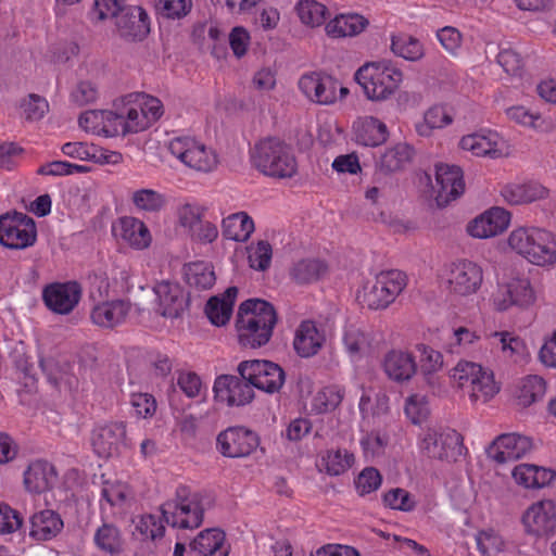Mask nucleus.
Instances as JSON below:
<instances>
[{
	"instance_id": "1a4fd4ad",
	"label": "nucleus",
	"mask_w": 556,
	"mask_h": 556,
	"mask_svg": "<svg viewBox=\"0 0 556 556\" xmlns=\"http://www.w3.org/2000/svg\"><path fill=\"white\" fill-rule=\"evenodd\" d=\"M419 447L429 458L456 462L464 451L463 437L453 429L438 432L429 429L420 438Z\"/></svg>"
},
{
	"instance_id": "6e6552de",
	"label": "nucleus",
	"mask_w": 556,
	"mask_h": 556,
	"mask_svg": "<svg viewBox=\"0 0 556 556\" xmlns=\"http://www.w3.org/2000/svg\"><path fill=\"white\" fill-rule=\"evenodd\" d=\"M37 228L35 220L20 212L0 216V244L12 250H24L35 244Z\"/></svg>"
},
{
	"instance_id": "bb28decb",
	"label": "nucleus",
	"mask_w": 556,
	"mask_h": 556,
	"mask_svg": "<svg viewBox=\"0 0 556 556\" xmlns=\"http://www.w3.org/2000/svg\"><path fill=\"white\" fill-rule=\"evenodd\" d=\"M326 341L325 332L313 320H303L294 336L293 346L301 357L316 355Z\"/></svg>"
},
{
	"instance_id": "6ab92c4d",
	"label": "nucleus",
	"mask_w": 556,
	"mask_h": 556,
	"mask_svg": "<svg viewBox=\"0 0 556 556\" xmlns=\"http://www.w3.org/2000/svg\"><path fill=\"white\" fill-rule=\"evenodd\" d=\"M213 391L215 399L228 406H242L254 397L253 389L249 381L242 377L222 375L215 379Z\"/></svg>"
},
{
	"instance_id": "f3484780",
	"label": "nucleus",
	"mask_w": 556,
	"mask_h": 556,
	"mask_svg": "<svg viewBox=\"0 0 556 556\" xmlns=\"http://www.w3.org/2000/svg\"><path fill=\"white\" fill-rule=\"evenodd\" d=\"M435 202L439 207L448 205L465 191L463 172L459 166L438 164L435 166Z\"/></svg>"
},
{
	"instance_id": "7ed1b4c3",
	"label": "nucleus",
	"mask_w": 556,
	"mask_h": 556,
	"mask_svg": "<svg viewBox=\"0 0 556 556\" xmlns=\"http://www.w3.org/2000/svg\"><path fill=\"white\" fill-rule=\"evenodd\" d=\"M251 162L258 172L273 178H291L298 172L292 148L276 137L257 141L251 151Z\"/></svg>"
},
{
	"instance_id": "6e6d98bb",
	"label": "nucleus",
	"mask_w": 556,
	"mask_h": 556,
	"mask_svg": "<svg viewBox=\"0 0 556 556\" xmlns=\"http://www.w3.org/2000/svg\"><path fill=\"white\" fill-rule=\"evenodd\" d=\"M91 17L96 21L117 17L119 14L128 15L125 0H94Z\"/></svg>"
},
{
	"instance_id": "de8ad7c7",
	"label": "nucleus",
	"mask_w": 556,
	"mask_h": 556,
	"mask_svg": "<svg viewBox=\"0 0 556 556\" xmlns=\"http://www.w3.org/2000/svg\"><path fill=\"white\" fill-rule=\"evenodd\" d=\"M452 121L453 118L445 108L435 105L425 113L422 122L416 124V131L422 137H428L433 129L450 125Z\"/></svg>"
},
{
	"instance_id": "4468645a",
	"label": "nucleus",
	"mask_w": 556,
	"mask_h": 556,
	"mask_svg": "<svg viewBox=\"0 0 556 556\" xmlns=\"http://www.w3.org/2000/svg\"><path fill=\"white\" fill-rule=\"evenodd\" d=\"M91 445L99 457L119 455L127 446L126 425L123 421L97 425L91 432Z\"/></svg>"
},
{
	"instance_id": "052dcab7",
	"label": "nucleus",
	"mask_w": 556,
	"mask_h": 556,
	"mask_svg": "<svg viewBox=\"0 0 556 556\" xmlns=\"http://www.w3.org/2000/svg\"><path fill=\"white\" fill-rule=\"evenodd\" d=\"M192 8L191 0H157L156 12L170 20H179L186 16Z\"/></svg>"
},
{
	"instance_id": "412c9836",
	"label": "nucleus",
	"mask_w": 556,
	"mask_h": 556,
	"mask_svg": "<svg viewBox=\"0 0 556 556\" xmlns=\"http://www.w3.org/2000/svg\"><path fill=\"white\" fill-rule=\"evenodd\" d=\"M156 313L167 318H177L187 308L188 302L182 288L170 281H161L153 287Z\"/></svg>"
},
{
	"instance_id": "f03ea898",
	"label": "nucleus",
	"mask_w": 556,
	"mask_h": 556,
	"mask_svg": "<svg viewBox=\"0 0 556 556\" xmlns=\"http://www.w3.org/2000/svg\"><path fill=\"white\" fill-rule=\"evenodd\" d=\"M507 247L534 266L556 264V235L546 228L519 226L508 235Z\"/></svg>"
},
{
	"instance_id": "c756f323",
	"label": "nucleus",
	"mask_w": 556,
	"mask_h": 556,
	"mask_svg": "<svg viewBox=\"0 0 556 556\" xmlns=\"http://www.w3.org/2000/svg\"><path fill=\"white\" fill-rule=\"evenodd\" d=\"M368 26V20L357 13L339 14L330 20L326 26V34L330 38L353 37L361 34Z\"/></svg>"
},
{
	"instance_id": "c9c22d12",
	"label": "nucleus",
	"mask_w": 556,
	"mask_h": 556,
	"mask_svg": "<svg viewBox=\"0 0 556 556\" xmlns=\"http://www.w3.org/2000/svg\"><path fill=\"white\" fill-rule=\"evenodd\" d=\"M222 230L226 239L244 242L254 231V222L245 212L233 213L223 219Z\"/></svg>"
},
{
	"instance_id": "b1692460",
	"label": "nucleus",
	"mask_w": 556,
	"mask_h": 556,
	"mask_svg": "<svg viewBox=\"0 0 556 556\" xmlns=\"http://www.w3.org/2000/svg\"><path fill=\"white\" fill-rule=\"evenodd\" d=\"M500 195L510 205L528 204L547 198L548 189L538 181L507 182L501 186Z\"/></svg>"
},
{
	"instance_id": "3c124183",
	"label": "nucleus",
	"mask_w": 556,
	"mask_h": 556,
	"mask_svg": "<svg viewBox=\"0 0 556 556\" xmlns=\"http://www.w3.org/2000/svg\"><path fill=\"white\" fill-rule=\"evenodd\" d=\"M382 502L391 509L405 513L413 511L417 505L415 496L402 488H394L386 492Z\"/></svg>"
},
{
	"instance_id": "aec40b11",
	"label": "nucleus",
	"mask_w": 556,
	"mask_h": 556,
	"mask_svg": "<svg viewBox=\"0 0 556 556\" xmlns=\"http://www.w3.org/2000/svg\"><path fill=\"white\" fill-rule=\"evenodd\" d=\"M532 448L531 439L519 433L498 435L489 446V456L504 464L526 456Z\"/></svg>"
},
{
	"instance_id": "49530a36",
	"label": "nucleus",
	"mask_w": 556,
	"mask_h": 556,
	"mask_svg": "<svg viewBox=\"0 0 556 556\" xmlns=\"http://www.w3.org/2000/svg\"><path fill=\"white\" fill-rule=\"evenodd\" d=\"M420 354L421 372L429 384H434V374L443 367V355L441 352L424 343L416 345Z\"/></svg>"
},
{
	"instance_id": "a878e982",
	"label": "nucleus",
	"mask_w": 556,
	"mask_h": 556,
	"mask_svg": "<svg viewBox=\"0 0 556 556\" xmlns=\"http://www.w3.org/2000/svg\"><path fill=\"white\" fill-rule=\"evenodd\" d=\"M56 480L52 464L43 459L31 462L24 471L23 483L29 493L40 494L51 489Z\"/></svg>"
},
{
	"instance_id": "ea45409f",
	"label": "nucleus",
	"mask_w": 556,
	"mask_h": 556,
	"mask_svg": "<svg viewBox=\"0 0 556 556\" xmlns=\"http://www.w3.org/2000/svg\"><path fill=\"white\" fill-rule=\"evenodd\" d=\"M327 270L324 262L316 258H304L296 262L290 269V277L299 285L317 281Z\"/></svg>"
},
{
	"instance_id": "5fc2aeb1",
	"label": "nucleus",
	"mask_w": 556,
	"mask_h": 556,
	"mask_svg": "<svg viewBox=\"0 0 556 556\" xmlns=\"http://www.w3.org/2000/svg\"><path fill=\"white\" fill-rule=\"evenodd\" d=\"M134 205L139 211L159 212L165 205L164 195L153 189H140L132 193Z\"/></svg>"
},
{
	"instance_id": "20e7f679",
	"label": "nucleus",
	"mask_w": 556,
	"mask_h": 556,
	"mask_svg": "<svg viewBox=\"0 0 556 556\" xmlns=\"http://www.w3.org/2000/svg\"><path fill=\"white\" fill-rule=\"evenodd\" d=\"M355 80L363 88L367 99L386 101L399 89L403 73L390 62H371L356 71Z\"/></svg>"
},
{
	"instance_id": "0e129e2a",
	"label": "nucleus",
	"mask_w": 556,
	"mask_h": 556,
	"mask_svg": "<svg viewBox=\"0 0 556 556\" xmlns=\"http://www.w3.org/2000/svg\"><path fill=\"white\" fill-rule=\"evenodd\" d=\"M405 414L413 424L422 422L429 414V406L426 396L420 394L409 396L406 400Z\"/></svg>"
},
{
	"instance_id": "ddd939ff",
	"label": "nucleus",
	"mask_w": 556,
	"mask_h": 556,
	"mask_svg": "<svg viewBox=\"0 0 556 556\" xmlns=\"http://www.w3.org/2000/svg\"><path fill=\"white\" fill-rule=\"evenodd\" d=\"M260 445L258 435L244 427H229L216 439L218 452L229 458L247 457Z\"/></svg>"
},
{
	"instance_id": "f257e3e1",
	"label": "nucleus",
	"mask_w": 556,
	"mask_h": 556,
	"mask_svg": "<svg viewBox=\"0 0 556 556\" xmlns=\"http://www.w3.org/2000/svg\"><path fill=\"white\" fill-rule=\"evenodd\" d=\"M276 323V311L270 303L260 299L242 302L236 320L240 344L252 349L265 345L273 336Z\"/></svg>"
},
{
	"instance_id": "c85d7f7f",
	"label": "nucleus",
	"mask_w": 556,
	"mask_h": 556,
	"mask_svg": "<svg viewBox=\"0 0 556 556\" xmlns=\"http://www.w3.org/2000/svg\"><path fill=\"white\" fill-rule=\"evenodd\" d=\"M515 482L525 489H542L553 482L556 472L553 469L533 464H519L511 471Z\"/></svg>"
},
{
	"instance_id": "2f4dec72",
	"label": "nucleus",
	"mask_w": 556,
	"mask_h": 556,
	"mask_svg": "<svg viewBox=\"0 0 556 556\" xmlns=\"http://www.w3.org/2000/svg\"><path fill=\"white\" fill-rule=\"evenodd\" d=\"M237 294L238 289L229 287L222 298L213 296L207 301L205 314L213 325L220 327L229 321Z\"/></svg>"
},
{
	"instance_id": "423d86ee",
	"label": "nucleus",
	"mask_w": 556,
	"mask_h": 556,
	"mask_svg": "<svg viewBox=\"0 0 556 556\" xmlns=\"http://www.w3.org/2000/svg\"><path fill=\"white\" fill-rule=\"evenodd\" d=\"M164 521L178 529H195L203 522L204 507L199 493H191L189 488L179 485L176 498L161 506Z\"/></svg>"
},
{
	"instance_id": "dca6fc26",
	"label": "nucleus",
	"mask_w": 556,
	"mask_h": 556,
	"mask_svg": "<svg viewBox=\"0 0 556 556\" xmlns=\"http://www.w3.org/2000/svg\"><path fill=\"white\" fill-rule=\"evenodd\" d=\"M451 379L464 390L472 404L486 402L485 372L480 364L460 361L452 370Z\"/></svg>"
},
{
	"instance_id": "bf43d9fd",
	"label": "nucleus",
	"mask_w": 556,
	"mask_h": 556,
	"mask_svg": "<svg viewBox=\"0 0 556 556\" xmlns=\"http://www.w3.org/2000/svg\"><path fill=\"white\" fill-rule=\"evenodd\" d=\"M382 483V476L375 467L364 468L355 479V488L361 496L377 491Z\"/></svg>"
},
{
	"instance_id": "58836bf2",
	"label": "nucleus",
	"mask_w": 556,
	"mask_h": 556,
	"mask_svg": "<svg viewBox=\"0 0 556 556\" xmlns=\"http://www.w3.org/2000/svg\"><path fill=\"white\" fill-rule=\"evenodd\" d=\"M79 126L86 131L112 137L108 131L111 126L114 127L113 111L110 110H91L80 114L78 118Z\"/></svg>"
},
{
	"instance_id": "4d7b16f0",
	"label": "nucleus",
	"mask_w": 556,
	"mask_h": 556,
	"mask_svg": "<svg viewBox=\"0 0 556 556\" xmlns=\"http://www.w3.org/2000/svg\"><path fill=\"white\" fill-rule=\"evenodd\" d=\"M344 389L332 384L321 389L314 397L315 408L323 413L334 409L343 400Z\"/></svg>"
},
{
	"instance_id": "680f3d73",
	"label": "nucleus",
	"mask_w": 556,
	"mask_h": 556,
	"mask_svg": "<svg viewBox=\"0 0 556 556\" xmlns=\"http://www.w3.org/2000/svg\"><path fill=\"white\" fill-rule=\"evenodd\" d=\"M377 278L386 287L393 301L403 291L407 282L406 275L397 269L381 271L377 275Z\"/></svg>"
},
{
	"instance_id": "f8f14e48",
	"label": "nucleus",
	"mask_w": 556,
	"mask_h": 556,
	"mask_svg": "<svg viewBox=\"0 0 556 556\" xmlns=\"http://www.w3.org/2000/svg\"><path fill=\"white\" fill-rule=\"evenodd\" d=\"M113 122L114 127L111 126L108 132L114 137L136 134L149 127L148 117L131 93L114 103Z\"/></svg>"
},
{
	"instance_id": "a19ab883",
	"label": "nucleus",
	"mask_w": 556,
	"mask_h": 556,
	"mask_svg": "<svg viewBox=\"0 0 556 556\" xmlns=\"http://www.w3.org/2000/svg\"><path fill=\"white\" fill-rule=\"evenodd\" d=\"M225 541V534L218 529H206L201 531L190 544V552L193 556H211L220 549Z\"/></svg>"
},
{
	"instance_id": "774afa93",
	"label": "nucleus",
	"mask_w": 556,
	"mask_h": 556,
	"mask_svg": "<svg viewBox=\"0 0 556 556\" xmlns=\"http://www.w3.org/2000/svg\"><path fill=\"white\" fill-rule=\"evenodd\" d=\"M538 357L543 366L556 369V328L544 336Z\"/></svg>"
},
{
	"instance_id": "c03bdc74",
	"label": "nucleus",
	"mask_w": 556,
	"mask_h": 556,
	"mask_svg": "<svg viewBox=\"0 0 556 556\" xmlns=\"http://www.w3.org/2000/svg\"><path fill=\"white\" fill-rule=\"evenodd\" d=\"M391 50L397 56L408 61H418L425 54L422 43L418 39L406 34L392 36Z\"/></svg>"
},
{
	"instance_id": "4c0bfd02",
	"label": "nucleus",
	"mask_w": 556,
	"mask_h": 556,
	"mask_svg": "<svg viewBox=\"0 0 556 556\" xmlns=\"http://www.w3.org/2000/svg\"><path fill=\"white\" fill-rule=\"evenodd\" d=\"M355 463L353 453L345 448L327 450L320 456L319 466L329 476L337 477L346 472Z\"/></svg>"
},
{
	"instance_id": "f704fd0d",
	"label": "nucleus",
	"mask_w": 556,
	"mask_h": 556,
	"mask_svg": "<svg viewBox=\"0 0 556 556\" xmlns=\"http://www.w3.org/2000/svg\"><path fill=\"white\" fill-rule=\"evenodd\" d=\"M185 280L193 292L211 289L216 280L214 269L206 262H193L185 266Z\"/></svg>"
},
{
	"instance_id": "8fccbe9b",
	"label": "nucleus",
	"mask_w": 556,
	"mask_h": 556,
	"mask_svg": "<svg viewBox=\"0 0 556 556\" xmlns=\"http://www.w3.org/2000/svg\"><path fill=\"white\" fill-rule=\"evenodd\" d=\"M301 22L311 27H318L325 23L327 8L315 0H300L296 5Z\"/></svg>"
},
{
	"instance_id": "e2e57ef3",
	"label": "nucleus",
	"mask_w": 556,
	"mask_h": 556,
	"mask_svg": "<svg viewBox=\"0 0 556 556\" xmlns=\"http://www.w3.org/2000/svg\"><path fill=\"white\" fill-rule=\"evenodd\" d=\"M88 169L89 168L84 165H78L66 161H53L41 165L37 173L48 176H68L75 173H86Z\"/></svg>"
},
{
	"instance_id": "a18cd8bd",
	"label": "nucleus",
	"mask_w": 556,
	"mask_h": 556,
	"mask_svg": "<svg viewBox=\"0 0 556 556\" xmlns=\"http://www.w3.org/2000/svg\"><path fill=\"white\" fill-rule=\"evenodd\" d=\"M505 113L510 122H514L521 127L538 131L547 130V128L544 127V121L542 119L541 114L538 112H532L525 105H511L506 109Z\"/></svg>"
},
{
	"instance_id": "864d4df0",
	"label": "nucleus",
	"mask_w": 556,
	"mask_h": 556,
	"mask_svg": "<svg viewBox=\"0 0 556 556\" xmlns=\"http://www.w3.org/2000/svg\"><path fill=\"white\" fill-rule=\"evenodd\" d=\"M273 249L269 242L260 240L248 247V260L250 267L260 271L266 270L270 266Z\"/></svg>"
},
{
	"instance_id": "13d9d810",
	"label": "nucleus",
	"mask_w": 556,
	"mask_h": 556,
	"mask_svg": "<svg viewBox=\"0 0 556 556\" xmlns=\"http://www.w3.org/2000/svg\"><path fill=\"white\" fill-rule=\"evenodd\" d=\"M343 343L351 355L364 352L370 345L369 334L359 327L350 325L343 336Z\"/></svg>"
},
{
	"instance_id": "393cba45",
	"label": "nucleus",
	"mask_w": 556,
	"mask_h": 556,
	"mask_svg": "<svg viewBox=\"0 0 556 556\" xmlns=\"http://www.w3.org/2000/svg\"><path fill=\"white\" fill-rule=\"evenodd\" d=\"M130 308V303L125 300L103 301L93 306L90 318L94 325L112 329L126 321Z\"/></svg>"
},
{
	"instance_id": "5701e85b",
	"label": "nucleus",
	"mask_w": 556,
	"mask_h": 556,
	"mask_svg": "<svg viewBox=\"0 0 556 556\" xmlns=\"http://www.w3.org/2000/svg\"><path fill=\"white\" fill-rule=\"evenodd\" d=\"M382 368L390 380L404 383L416 375L417 363L412 353L394 349L384 355Z\"/></svg>"
},
{
	"instance_id": "9b49d317",
	"label": "nucleus",
	"mask_w": 556,
	"mask_h": 556,
	"mask_svg": "<svg viewBox=\"0 0 556 556\" xmlns=\"http://www.w3.org/2000/svg\"><path fill=\"white\" fill-rule=\"evenodd\" d=\"M444 279L451 293L467 296L480 289L483 268L475 262L457 260L445 266Z\"/></svg>"
},
{
	"instance_id": "9d476101",
	"label": "nucleus",
	"mask_w": 556,
	"mask_h": 556,
	"mask_svg": "<svg viewBox=\"0 0 556 556\" xmlns=\"http://www.w3.org/2000/svg\"><path fill=\"white\" fill-rule=\"evenodd\" d=\"M240 377L249 381L251 387L266 393L278 392L285 383V371L270 361H244L238 366Z\"/></svg>"
},
{
	"instance_id": "e433bc0d",
	"label": "nucleus",
	"mask_w": 556,
	"mask_h": 556,
	"mask_svg": "<svg viewBox=\"0 0 556 556\" xmlns=\"http://www.w3.org/2000/svg\"><path fill=\"white\" fill-rule=\"evenodd\" d=\"M412 157L413 149L406 143H397L381 154L377 162V168L386 174L395 173L405 168Z\"/></svg>"
},
{
	"instance_id": "473e14b6",
	"label": "nucleus",
	"mask_w": 556,
	"mask_h": 556,
	"mask_svg": "<svg viewBox=\"0 0 556 556\" xmlns=\"http://www.w3.org/2000/svg\"><path fill=\"white\" fill-rule=\"evenodd\" d=\"M119 236L130 247L143 250L151 243L149 228L138 218L125 216L119 219Z\"/></svg>"
},
{
	"instance_id": "72a5a7b5",
	"label": "nucleus",
	"mask_w": 556,
	"mask_h": 556,
	"mask_svg": "<svg viewBox=\"0 0 556 556\" xmlns=\"http://www.w3.org/2000/svg\"><path fill=\"white\" fill-rule=\"evenodd\" d=\"M546 393V382L538 375H528L521 378L517 384V404L523 408L541 401Z\"/></svg>"
},
{
	"instance_id": "0eeeda50",
	"label": "nucleus",
	"mask_w": 556,
	"mask_h": 556,
	"mask_svg": "<svg viewBox=\"0 0 556 556\" xmlns=\"http://www.w3.org/2000/svg\"><path fill=\"white\" fill-rule=\"evenodd\" d=\"M168 150L184 165L197 172H212L218 163L217 154L212 148L190 136L173 138L168 142Z\"/></svg>"
},
{
	"instance_id": "39448f33",
	"label": "nucleus",
	"mask_w": 556,
	"mask_h": 556,
	"mask_svg": "<svg viewBox=\"0 0 556 556\" xmlns=\"http://www.w3.org/2000/svg\"><path fill=\"white\" fill-rule=\"evenodd\" d=\"M497 290L493 295V304L498 311H506L511 306L529 308L536 302V292L530 280L520 277L509 267L496 271Z\"/></svg>"
},
{
	"instance_id": "7c9ffc66",
	"label": "nucleus",
	"mask_w": 556,
	"mask_h": 556,
	"mask_svg": "<svg viewBox=\"0 0 556 556\" xmlns=\"http://www.w3.org/2000/svg\"><path fill=\"white\" fill-rule=\"evenodd\" d=\"M356 142L366 147H376L388 138V129L384 123L372 116H366L356 121L353 125Z\"/></svg>"
},
{
	"instance_id": "cd10ccee",
	"label": "nucleus",
	"mask_w": 556,
	"mask_h": 556,
	"mask_svg": "<svg viewBox=\"0 0 556 556\" xmlns=\"http://www.w3.org/2000/svg\"><path fill=\"white\" fill-rule=\"evenodd\" d=\"M64 528L63 519L53 509H42L29 518V536L36 541H50Z\"/></svg>"
},
{
	"instance_id": "79ce46f5",
	"label": "nucleus",
	"mask_w": 556,
	"mask_h": 556,
	"mask_svg": "<svg viewBox=\"0 0 556 556\" xmlns=\"http://www.w3.org/2000/svg\"><path fill=\"white\" fill-rule=\"evenodd\" d=\"M93 542L96 546L110 555H115L123 549V540L121 531L112 523H103L94 533Z\"/></svg>"
},
{
	"instance_id": "09e8293b",
	"label": "nucleus",
	"mask_w": 556,
	"mask_h": 556,
	"mask_svg": "<svg viewBox=\"0 0 556 556\" xmlns=\"http://www.w3.org/2000/svg\"><path fill=\"white\" fill-rule=\"evenodd\" d=\"M478 340H480V334L469 328L460 326L453 329V333L445 343V350L451 354H463Z\"/></svg>"
},
{
	"instance_id": "603ef678",
	"label": "nucleus",
	"mask_w": 556,
	"mask_h": 556,
	"mask_svg": "<svg viewBox=\"0 0 556 556\" xmlns=\"http://www.w3.org/2000/svg\"><path fill=\"white\" fill-rule=\"evenodd\" d=\"M497 64L509 75H517L523 65L522 58L511 47L510 42H502L497 47Z\"/></svg>"
},
{
	"instance_id": "37998d69",
	"label": "nucleus",
	"mask_w": 556,
	"mask_h": 556,
	"mask_svg": "<svg viewBox=\"0 0 556 556\" xmlns=\"http://www.w3.org/2000/svg\"><path fill=\"white\" fill-rule=\"evenodd\" d=\"M357 299L370 309L386 308L393 302L386 287L377 277L372 283L364 286L363 291L357 294Z\"/></svg>"
},
{
	"instance_id": "338daca9",
	"label": "nucleus",
	"mask_w": 556,
	"mask_h": 556,
	"mask_svg": "<svg viewBox=\"0 0 556 556\" xmlns=\"http://www.w3.org/2000/svg\"><path fill=\"white\" fill-rule=\"evenodd\" d=\"M203 208L197 203H185L177 208V218L181 227L193 230L201 222Z\"/></svg>"
},
{
	"instance_id": "69168bd1",
	"label": "nucleus",
	"mask_w": 556,
	"mask_h": 556,
	"mask_svg": "<svg viewBox=\"0 0 556 556\" xmlns=\"http://www.w3.org/2000/svg\"><path fill=\"white\" fill-rule=\"evenodd\" d=\"M136 530L143 539L155 540L163 536L165 528L157 516L149 514L141 516L136 525Z\"/></svg>"
},
{
	"instance_id": "2eb2a0df",
	"label": "nucleus",
	"mask_w": 556,
	"mask_h": 556,
	"mask_svg": "<svg viewBox=\"0 0 556 556\" xmlns=\"http://www.w3.org/2000/svg\"><path fill=\"white\" fill-rule=\"evenodd\" d=\"M525 532L534 538L547 536L556 529V504L541 500L531 504L521 516Z\"/></svg>"
},
{
	"instance_id": "a211bd4d",
	"label": "nucleus",
	"mask_w": 556,
	"mask_h": 556,
	"mask_svg": "<svg viewBox=\"0 0 556 556\" xmlns=\"http://www.w3.org/2000/svg\"><path fill=\"white\" fill-rule=\"evenodd\" d=\"M81 288L76 281L53 282L45 287L42 300L53 313L67 315L78 305Z\"/></svg>"
},
{
	"instance_id": "4be33fe9",
	"label": "nucleus",
	"mask_w": 556,
	"mask_h": 556,
	"mask_svg": "<svg viewBox=\"0 0 556 556\" xmlns=\"http://www.w3.org/2000/svg\"><path fill=\"white\" fill-rule=\"evenodd\" d=\"M299 88L307 99L318 104H331L337 100L338 81L328 75L305 74L299 80Z\"/></svg>"
}]
</instances>
